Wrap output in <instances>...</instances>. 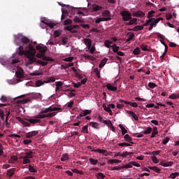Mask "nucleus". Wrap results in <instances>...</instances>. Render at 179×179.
I'll list each match as a JSON object with an SVG mask.
<instances>
[{
	"label": "nucleus",
	"instance_id": "obj_1",
	"mask_svg": "<svg viewBox=\"0 0 179 179\" xmlns=\"http://www.w3.org/2000/svg\"><path fill=\"white\" fill-rule=\"evenodd\" d=\"M18 54L19 55H26L27 58H28V61L25 63L26 66H29V65H31V64H34V62L42 65V66H45L48 64V62L37 60V58H36V49H34V47H33L31 43L26 47L25 50L23 46L20 45Z\"/></svg>",
	"mask_w": 179,
	"mask_h": 179
},
{
	"label": "nucleus",
	"instance_id": "obj_2",
	"mask_svg": "<svg viewBox=\"0 0 179 179\" xmlns=\"http://www.w3.org/2000/svg\"><path fill=\"white\" fill-rule=\"evenodd\" d=\"M14 41L17 45H20V43L29 44V43H30L29 38H27V36H24L22 34L15 36Z\"/></svg>",
	"mask_w": 179,
	"mask_h": 179
},
{
	"label": "nucleus",
	"instance_id": "obj_3",
	"mask_svg": "<svg viewBox=\"0 0 179 179\" xmlns=\"http://www.w3.org/2000/svg\"><path fill=\"white\" fill-rule=\"evenodd\" d=\"M155 13H156V11L155 10H150L148 12L147 17H148V20L145 22V23L143 24V26H149V24H150V23H152V22H153V20H155Z\"/></svg>",
	"mask_w": 179,
	"mask_h": 179
},
{
	"label": "nucleus",
	"instance_id": "obj_4",
	"mask_svg": "<svg viewBox=\"0 0 179 179\" xmlns=\"http://www.w3.org/2000/svg\"><path fill=\"white\" fill-rule=\"evenodd\" d=\"M120 15L124 22H128L129 20H131V19H132V14H131L129 11H127V10L121 11Z\"/></svg>",
	"mask_w": 179,
	"mask_h": 179
},
{
	"label": "nucleus",
	"instance_id": "obj_5",
	"mask_svg": "<svg viewBox=\"0 0 179 179\" xmlns=\"http://www.w3.org/2000/svg\"><path fill=\"white\" fill-rule=\"evenodd\" d=\"M74 29H79V25L76 24L64 27V30H67L71 33H78V31Z\"/></svg>",
	"mask_w": 179,
	"mask_h": 179
},
{
	"label": "nucleus",
	"instance_id": "obj_6",
	"mask_svg": "<svg viewBox=\"0 0 179 179\" xmlns=\"http://www.w3.org/2000/svg\"><path fill=\"white\" fill-rule=\"evenodd\" d=\"M37 135H38V131H32L27 133L25 136L26 138L30 139V138H33L34 136H36Z\"/></svg>",
	"mask_w": 179,
	"mask_h": 179
},
{
	"label": "nucleus",
	"instance_id": "obj_7",
	"mask_svg": "<svg viewBox=\"0 0 179 179\" xmlns=\"http://www.w3.org/2000/svg\"><path fill=\"white\" fill-rule=\"evenodd\" d=\"M15 171H16L15 168L8 169L6 173L7 177H9V178H12V177H13V176L15 175Z\"/></svg>",
	"mask_w": 179,
	"mask_h": 179
},
{
	"label": "nucleus",
	"instance_id": "obj_8",
	"mask_svg": "<svg viewBox=\"0 0 179 179\" xmlns=\"http://www.w3.org/2000/svg\"><path fill=\"white\" fill-rule=\"evenodd\" d=\"M143 27H146V26H143L142 25H137L134 27L133 29H129V31H139V30H143Z\"/></svg>",
	"mask_w": 179,
	"mask_h": 179
},
{
	"label": "nucleus",
	"instance_id": "obj_9",
	"mask_svg": "<svg viewBox=\"0 0 179 179\" xmlns=\"http://www.w3.org/2000/svg\"><path fill=\"white\" fill-rule=\"evenodd\" d=\"M116 54H117V56H115L116 59H117V61H120V62H122V58H121L120 57H124L125 53H124V52L117 51Z\"/></svg>",
	"mask_w": 179,
	"mask_h": 179
},
{
	"label": "nucleus",
	"instance_id": "obj_10",
	"mask_svg": "<svg viewBox=\"0 0 179 179\" xmlns=\"http://www.w3.org/2000/svg\"><path fill=\"white\" fill-rule=\"evenodd\" d=\"M30 101L29 98H26L22 100H17L16 101L17 106L19 107L20 106V104H27V103H29Z\"/></svg>",
	"mask_w": 179,
	"mask_h": 179
},
{
	"label": "nucleus",
	"instance_id": "obj_11",
	"mask_svg": "<svg viewBox=\"0 0 179 179\" xmlns=\"http://www.w3.org/2000/svg\"><path fill=\"white\" fill-rule=\"evenodd\" d=\"M92 113V110H84L83 113H80V115L77 117V118H82V117H86V115H89V114Z\"/></svg>",
	"mask_w": 179,
	"mask_h": 179
},
{
	"label": "nucleus",
	"instance_id": "obj_12",
	"mask_svg": "<svg viewBox=\"0 0 179 179\" xmlns=\"http://www.w3.org/2000/svg\"><path fill=\"white\" fill-rule=\"evenodd\" d=\"M133 16H134V17H143V16H145V13L141 10H138L133 13Z\"/></svg>",
	"mask_w": 179,
	"mask_h": 179
},
{
	"label": "nucleus",
	"instance_id": "obj_13",
	"mask_svg": "<svg viewBox=\"0 0 179 179\" xmlns=\"http://www.w3.org/2000/svg\"><path fill=\"white\" fill-rule=\"evenodd\" d=\"M17 121H19V122H21L24 127H30V123L23 120L22 117H16Z\"/></svg>",
	"mask_w": 179,
	"mask_h": 179
},
{
	"label": "nucleus",
	"instance_id": "obj_14",
	"mask_svg": "<svg viewBox=\"0 0 179 179\" xmlns=\"http://www.w3.org/2000/svg\"><path fill=\"white\" fill-rule=\"evenodd\" d=\"M106 88L110 92H117V90H118V87L113 86L111 83H108L106 85Z\"/></svg>",
	"mask_w": 179,
	"mask_h": 179
},
{
	"label": "nucleus",
	"instance_id": "obj_15",
	"mask_svg": "<svg viewBox=\"0 0 179 179\" xmlns=\"http://www.w3.org/2000/svg\"><path fill=\"white\" fill-rule=\"evenodd\" d=\"M103 9V7L101 6H99L96 4L92 5V12H99V10H101Z\"/></svg>",
	"mask_w": 179,
	"mask_h": 179
},
{
	"label": "nucleus",
	"instance_id": "obj_16",
	"mask_svg": "<svg viewBox=\"0 0 179 179\" xmlns=\"http://www.w3.org/2000/svg\"><path fill=\"white\" fill-rule=\"evenodd\" d=\"M127 114H129V115H131L133 117L134 120H135V121H139V117H138V115H136L134 111H131V110H127Z\"/></svg>",
	"mask_w": 179,
	"mask_h": 179
},
{
	"label": "nucleus",
	"instance_id": "obj_17",
	"mask_svg": "<svg viewBox=\"0 0 179 179\" xmlns=\"http://www.w3.org/2000/svg\"><path fill=\"white\" fill-rule=\"evenodd\" d=\"M124 138L125 142H128L129 143L134 145V142H132V137L129 136V134H125Z\"/></svg>",
	"mask_w": 179,
	"mask_h": 179
},
{
	"label": "nucleus",
	"instance_id": "obj_18",
	"mask_svg": "<svg viewBox=\"0 0 179 179\" xmlns=\"http://www.w3.org/2000/svg\"><path fill=\"white\" fill-rule=\"evenodd\" d=\"M148 169L150 170H152L153 171H155V173H157V174H160L162 169H160L157 166H149Z\"/></svg>",
	"mask_w": 179,
	"mask_h": 179
},
{
	"label": "nucleus",
	"instance_id": "obj_19",
	"mask_svg": "<svg viewBox=\"0 0 179 179\" xmlns=\"http://www.w3.org/2000/svg\"><path fill=\"white\" fill-rule=\"evenodd\" d=\"M103 108L105 110V111H106L107 113H108L109 115H113V111L111 110V109L110 108V107L108 106H106V104H103L102 106Z\"/></svg>",
	"mask_w": 179,
	"mask_h": 179
},
{
	"label": "nucleus",
	"instance_id": "obj_20",
	"mask_svg": "<svg viewBox=\"0 0 179 179\" xmlns=\"http://www.w3.org/2000/svg\"><path fill=\"white\" fill-rule=\"evenodd\" d=\"M42 23L48 26L50 29H54V27L56 26L55 23L54 22H47L44 20H41Z\"/></svg>",
	"mask_w": 179,
	"mask_h": 179
},
{
	"label": "nucleus",
	"instance_id": "obj_21",
	"mask_svg": "<svg viewBox=\"0 0 179 179\" xmlns=\"http://www.w3.org/2000/svg\"><path fill=\"white\" fill-rule=\"evenodd\" d=\"M36 50H38L41 54L45 55V52L47 51V48H43L40 45H36Z\"/></svg>",
	"mask_w": 179,
	"mask_h": 179
},
{
	"label": "nucleus",
	"instance_id": "obj_22",
	"mask_svg": "<svg viewBox=\"0 0 179 179\" xmlns=\"http://www.w3.org/2000/svg\"><path fill=\"white\" fill-rule=\"evenodd\" d=\"M158 22H157V21L155 20V19H154L150 24V27L148 28L149 31H150L152 29L153 27H156V25L157 24Z\"/></svg>",
	"mask_w": 179,
	"mask_h": 179
},
{
	"label": "nucleus",
	"instance_id": "obj_23",
	"mask_svg": "<svg viewBox=\"0 0 179 179\" xmlns=\"http://www.w3.org/2000/svg\"><path fill=\"white\" fill-rule=\"evenodd\" d=\"M27 121L30 122V124H37L41 122V120L39 119H28Z\"/></svg>",
	"mask_w": 179,
	"mask_h": 179
},
{
	"label": "nucleus",
	"instance_id": "obj_24",
	"mask_svg": "<svg viewBox=\"0 0 179 179\" xmlns=\"http://www.w3.org/2000/svg\"><path fill=\"white\" fill-rule=\"evenodd\" d=\"M136 22H138V19H136V18L131 19L129 22L126 23V26H131L132 24H136Z\"/></svg>",
	"mask_w": 179,
	"mask_h": 179
},
{
	"label": "nucleus",
	"instance_id": "obj_25",
	"mask_svg": "<svg viewBox=\"0 0 179 179\" xmlns=\"http://www.w3.org/2000/svg\"><path fill=\"white\" fill-rule=\"evenodd\" d=\"M84 43H85V45H87L88 48H92V40H90L89 38H85Z\"/></svg>",
	"mask_w": 179,
	"mask_h": 179
},
{
	"label": "nucleus",
	"instance_id": "obj_26",
	"mask_svg": "<svg viewBox=\"0 0 179 179\" xmlns=\"http://www.w3.org/2000/svg\"><path fill=\"white\" fill-rule=\"evenodd\" d=\"M34 118H36V120H41L43 118H47L46 114L43 115V113H40L38 115H36L34 116Z\"/></svg>",
	"mask_w": 179,
	"mask_h": 179
},
{
	"label": "nucleus",
	"instance_id": "obj_27",
	"mask_svg": "<svg viewBox=\"0 0 179 179\" xmlns=\"http://www.w3.org/2000/svg\"><path fill=\"white\" fill-rule=\"evenodd\" d=\"M33 152L31 150H29L25 152V156H24V157H27L28 159H33Z\"/></svg>",
	"mask_w": 179,
	"mask_h": 179
},
{
	"label": "nucleus",
	"instance_id": "obj_28",
	"mask_svg": "<svg viewBox=\"0 0 179 179\" xmlns=\"http://www.w3.org/2000/svg\"><path fill=\"white\" fill-rule=\"evenodd\" d=\"M108 20H110V18L99 17L95 20V23H100L101 22H107Z\"/></svg>",
	"mask_w": 179,
	"mask_h": 179
},
{
	"label": "nucleus",
	"instance_id": "obj_29",
	"mask_svg": "<svg viewBox=\"0 0 179 179\" xmlns=\"http://www.w3.org/2000/svg\"><path fill=\"white\" fill-rule=\"evenodd\" d=\"M108 61V59H107L106 57L103 58L99 65V68H103V66H104V65H106V64H107Z\"/></svg>",
	"mask_w": 179,
	"mask_h": 179
},
{
	"label": "nucleus",
	"instance_id": "obj_30",
	"mask_svg": "<svg viewBox=\"0 0 179 179\" xmlns=\"http://www.w3.org/2000/svg\"><path fill=\"white\" fill-rule=\"evenodd\" d=\"M158 134H159V131L157 130V127H154L152 129V132L150 138H155L156 135H157Z\"/></svg>",
	"mask_w": 179,
	"mask_h": 179
},
{
	"label": "nucleus",
	"instance_id": "obj_31",
	"mask_svg": "<svg viewBox=\"0 0 179 179\" xmlns=\"http://www.w3.org/2000/svg\"><path fill=\"white\" fill-rule=\"evenodd\" d=\"M90 125H91V127L92 128H94L95 129H99L100 128L99 125V123H97L96 122H90Z\"/></svg>",
	"mask_w": 179,
	"mask_h": 179
},
{
	"label": "nucleus",
	"instance_id": "obj_32",
	"mask_svg": "<svg viewBox=\"0 0 179 179\" xmlns=\"http://www.w3.org/2000/svg\"><path fill=\"white\" fill-rule=\"evenodd\" d=\"M119 128H120V129L122 131V135H125V134L128 133V130H127V129H125V127H124V126L122 124H120Z\"/></svg>",
	"mask_w": 179,
	"mask_h": 179
},
{
	"label": "nucleus",
	"instance_id": "obj_33",
	"mask_svg": "<svg viewBox=\"0 0 179 179\" xmlns=\"http://www.w3.org/2000/svg\"><path fill=\"white\" fill-rule=\"evenodd\" d=\"M111 48L113 51V52L117 53L118 52V50H120V46L117 45V44L114 43L112 46Z\"/></svg>",
	"mask_w": 179,
	"mask_h": 179
},
{
	"label": "nucleus",
	"instance_id": "obj_34",
	"mask_svg": "<svg viewBox=\"0 0 179 179\" xmlns=\"http://www.w3.org/2000/svg\"><path fill=\"white\" fill-rule=\"evenodd\" d=\"M102 16H103L104 17H106V19H108V17L111 16V14L110 13V11L108 10H106L103 12Z\"/></svg>",
	"mask_w": 179,
	"mask_h": 179
},
{
	"label": "nucleus",
	"instance_id": "obj_35",
	"mask_svg": "<svg viewBox=\"0 0 179 179\" xmlns=\"http://www.w3.org/2000/svg\"><path fill=\"white\" fill-rule=\"evenodd\" d=\"M55 81V77H50L46 79V80H44L45 83H52Z\"/></svg>",
	"mask_w": 179,
	"mask_h": 179
},
{
	"label": "nucleus",
	"instance_id": "obj_36",
	"mask_svg": "<svg viewBox=\"0 0 179 179\" xmlns=\"http://www.w3.org/2000/svg\"><path fill=\"white\" fill-rule=\"evenodd\" d=\"M124 104H129L131 107H134V108H136V107H138V103L136 102L124 101Z\"/></svg>",
	"mask_w": 179,
	"mask_h": 179
},
{
	"label": "nucleus",
	"instance_id": "obj_37",
	"mask_svg": "<svg viewBox=\"0 0 179 179\" xmlns=\"http://www.w3.org/2000/svg\"><path fill=\"white\" fill-rule=\"evenodd\" d=\"M15 75H16L17 78H23V75H24L23 69H21V70L20 71H17L15 73Z\"/></svg>",
	"mask_w": 179,
	"mask_h": 179
},
{
	"label": "nucleus",
	"instance_id": "obj_38",
	"mask_svg": "<svg viewBox=\"0 0 179 179\" xmlns=\"http://www.w3.org/2000/svg\"><path fill=\"white\" fill-rule=\"evenodd\" d=\"M22 159H23V162H22L23 164H29L31 163V161H30L29 159L26 157L23 156V157H22Z\"/></svg>",
	"mask_w": 179,
	"mask_h": 179
},
{
	"label": "nucleus",
	"instance_id": "obj_39",
	"mask_svg": "<svg viewBox=\"0 0 179 179\" xmlns=\"http://www.w3.org/2000/svg\"><path fill=\"white\" fill-rule=\"evenodd\" d=\"M48 110L49 111V113H52V111H59V110H61V108H58V107H51L50 106L49 108H48Z\"/></svg>",
	"mask_w": 179,
	"mask_h": 179
},
{
	"label": "nucleus",
	"instance_id": "obj_40",
	"mask_svg": "<svg viewBox=\"0 0 179 179\" xmlns=\"http://www.w3.org/2000/svg\"><path fill=\"white\" fill-rule=\"evenodd\" d=\"M103 124H106V125H111L112 126V131L114 132L115 131V129L113 127V123L111 122V120H103Z\"/></svg>",
	"mask_w": 179,
	"mask_h": 179
},
{
	"label": "nucleus",
	"instance_id": "obj_41",
	"mask_svg": "<svg viewBox=\"0 0 179 179\" xmlns=\"http://www.w3.org/2000/svg\"><path fill=\"white\" fill-rule=\"evenodd\" d=\"M44 81H41V80H36L35 83V86L36 87H40V86H43V85H44Z\"/></svg>",
	"mask_w": 179,
	"mask_h": 179
},
{
	"label": "nucleus",
	"instance_id": "obj_42",
	"mask_svg": "<svg viewBox=\"0 0 179 179\" xmlns=\"http://www.w3.org/2000/svg\"><path fill=\"white\" fill-rule=\"evenodd\" d=\"M17 156L13 155L10 157V159L8 161V163H15V162H17Z\"/></svg>",
	"mask_w": 179,
	"mask_h": 179
},
{
	"label": "nucleus",
	"instance_id": "obj_43",
	"mask_svg": "<svg viewBox=\"0 0 179 179\" xmlns=\"http://www.w3.org/2000/svg\"><path fill=\"white\" fill-rule=\"evenodd\" d=\"M133 54H134V55H141V48H136L133 50Z\"/></svg>",
	"mask_w": 179,
	"mask_h": 179
},
{
	"label": "nucleus",
	"instance_id": "obj_44",
	"mask_svg": "<svg viewBox=\"0 0 179 179\" xmlns=\"http://www.w3.org/2000/svg\"><path fill=\"white\" fill-rule=\"evenodd\" d=\"M129 34H130V36L126 40L127 43H129V41H131V40H134V37H135V34H134L132 32L129 33Z\"/></svg>",
	"mask_w": 179,
	"mask_h": 179
},
{
	"label": "nucleus",
	"instance_id": "obj_45",
	"mask_svg": "<svg viewBox=\"0 0 179 179\" xmlns=\"http://www.w3.org/2000/svg\"><path fill=\"white\" fill-rule=\"evenodd\" d=\"M90 164H92V166H96V164L99 163V160L94 159L93 158H90Z\"/></svg>",
	"mask_w": 179,
	"mask_h": 179
},
{
	"label": "nucleus",
	"instance_id": "obj_46",
	"mask_svg": "<svg viewBox=\"0 0 179 179\" xmlns=\"http://www.w3.org/2000/svg\"><path fill=\"white\" fill-rule=\"evenodd\" d=\"M178 176H179V173L178 172L172 173L169 176V178L176 179V178H177V177H178Z\"/></svg>",
	"mask_w": 179,
	"mask_h": 179
},
{
	"label": "nucleus",
	"instance_id": "obj_47",
	"mask_svg": "<svg viewBox=\"0 0 179 179\" xmlns=\"http://www.w3.org/2000/svg\"><path fill=\"white\" fill-rule=\"evenodd\" d=\"M152 127H148L146 130L143 131L144 135H149L150 134H152Z\"/></svg>",
	"mask_w": 179,
	"mask_h": 179
},
{
	"label": "nucleus",
	"instance_id": "obj_48",
	"mask_svg": "<svg viewBox=\"0 0 179 179\" xmlns=\"http://www.w3.org/2000/svg\"><path fill=\"white\" fill-rule=\"evenodd\" d=\"M55 115H57L56 112H52V113H47L46 114V118H52V117H55Z\"/></svg>",
	"mask_w": 179,
	"mask_h": 179
},
{
	"label": "nucleus",
	"instance_id": "obj_49",
	"mask_svg": "<svg viewBox=\"0 0 179 179\" xmlns=\"http://www.w3.org/2000/svg\"><path fill=\"white\" fill-rule=\"evenodd\" d=\"M96 178L97 179H104V178H106V176L103 173H98L96 174Z\"/></svg>",
	"mask_w": 179,
	"mask_h": 179
},
{
	"label": "nucleus",
	"instance_id": "obj_50",
	"mask_svg": "<svg viewBox=\"0 0 179 179\" xmlns=\"http://www.w3.org/2000/svg\"><path fill=\"white\" fill-rule=\"evenodd\" d=\"M108 163L109 164H114V163H121V160H118V159H109Z\"/></svg>",
	"mask_w": 179,
	"mask_h": 179
},
{
	"label": "nucleus",
	"instance_id": "obj_51",
	"mask_svg": "<svg viewBox=\"0 0 179 179\" xmlns=\"http://www.w3.org/2000/svg\"><path fill=\"white\" fill-rule=\"evenodd\" d=\"M69 159V157L68 154H64L62 155V157L61 158V161L66 162V160H68Z\"/></svg>",
	"mask_w": 179,
	"mask_h": 179
},
{
	"label": "nucleus",
	"instance_id": "obj_52",
	"mask_svg": "<svg viewBox=\"0 0 179 179\" xmlns=\"http://www.w3.org/2000/svg\"><path fill=\"white\" fill-rule=\"evenodd\" d=\"M42 59H43V61H48V62H52V61H54V59H52V58L48 57L45 56V55L43 56Z\"/></svg>",
	"mask_w": 179,
	"mask_h": 179
},
{
	"label": "nucleus",
	"instance_id": "obj_53",
	"mask_svg": "<svg viewBox=\"0 0 179 179\" xmlns=\"http://www.w3.org/2000/svg\"><path fill=\"white\" fill-rule=\"evenodd\" d=\"M94 72L95 73L96 77H97L99 79H100L101 76H100V71H99V69L95 68V69H94Z\"/></svg>",
	"mask_w": 179,
	"mask_h": 179
},
{
	"label": "nucleus",
	"instance_id": "obj_54",
	"mask_svg": "<svg viewBox=\"0 0 179 179\" xmlns=\"http://www.w3.org/2000/svg\"><path fill=\"white\" fill-rule=\"evenodd\" d=\"M99 153H101V155H104V156L108 155V152L106 150L99 149Z\"/></svg>",
	"mask_w": 179,
	"mask_h": 179
},
{
	"label": "nucleus",
	"instance_id": "obj_55",
	"mask_svg": "<svg viewBox=\"0 0 179 179\" xmlns=\"http://www.w3.org/2000/svg\"><path fill=\"white\" fill-rule=\"evenodd\" d=\"M71 171L73 173H75L76 174H80L81 176L83 174V171L78 170L76 169H71Z\"/></svg>",
	"mask_w": 179,
	"mask_h": 179
},
{
	"label": "nucleus",
	"instance_id": "obj_56",
	"mask_svg": "<svg viewBox=\"0 0 179 179\" xmlns=\"http://www.w3.org/2000/svg\"><path fill=\"white\" fill-rule=\"evenodd\" d=\"M89 125H85L84 127H83V130H82V132H85V134H89Z\"/></svg>",
	"mask_w": 179,
	"mask_h": 179
},
{
	"label": "nucleus",
	"instance_id": "obj_57",
	"mask_svg": "<svg viewBox=\"0 0 179 179\" xmlns=\"http://www.w3.org/2000/svg\"><path fill=\"white\" fill-rule=\"evenodd\" d=\"M29 171L30 173H37V170H36L31 165H29Z\"/></svg>",
	"mask_w": 179,
	"mask_h": 179
},
{
	"label": "nucleus",
	"instance_id": "obj_58",
	"mask_svg": "<svg viewBox=\"0 0 179 179\" xmlns=\"http://www.w3.org/2000/svg\"><path fill=\"white\" fill-rule=\"evenodd\" d=\"M148 87L150 89H155V87H157V85L155 83H148Z\"/></svg>",
	"mask_w": 179,
	"mask_h": 179
},
{
	"label": "nucleus",
	"instance_id": "obj_59",
	"mask_svg": "<svg viewBox=\"0 0 179 179\" xmlns=\"http://www.w3.org/2000/svg\"><path fill=\"white\" fill-rule=\"evenodd\" d=\"M122 169H132V164L129 162V164H125L124 166H122Z\"/></svg>",
	"mask_w": 179,
	"mask_h": 179
},
{
	"label": "nucleus",
	"instance_id": "obj_60",
	"mask_svg": "<svg viewBox=\"0 0 179 179\" xmlns=\"http://www.w3.org/2000/svg\"><path fill=\"white\" fill-rule=\"evenodd\" d=\"M64 26H67V24H72V20L67 19V20H64Z\"/></svg>",
	"mask_w": 179,
	"mask_h": 179
},
{
	"label": "nucleus",
	"instance_id": "obj_61",
	"mask_svg": "<svg viewBox=\"0 0 179 179\" xmlns=\"http://www.w3.org/2000/svg\"><path fill=\"white\" fill-rule=\"evenodd\" d=\"M54 36L55 38H57V37H59V36H61V31L56 30L54 31Z\"/></svg>",
	"mask_w": 179,
	"mask_h": 179
},
{
	"label": "nucleus",
	"instance_id": "obj_62",
	"mask_svg": "<svg viewBox=\"0 0 179 179\" xmlns=\"http://www.w3.org/2000/svg\"><path fill=\"white\" fill-rule=\"evenodd\" d=\"M141 48L142 51H148V45H146L145 44H141Z\"/></svg>",
	"mask_w": 179,
	"mask_h": 179
},
{
	"label": "nucleus",
	"instance_id": "obj_63",
	"mask_svg": "<svg viewBox=\"0 0 179 179\" xmlns=\"http://www.w3.org/2000/svg\"><path fill=\"white\" fill-rule=\"evenodd\" d=\"M62 45H66L68 44V38H63L62 39Z\"/></svg>",
	"mask_w": 179,
	"mask_h": 179
},
{
	"label": "nucleus",
	"instance_id": "obj_64",
	"mask_svg": "<svg viewBox=\"0 0 179 179\" xmlns=\"http://www.w3.org/2000/svg\"><path fill=\"white\" fill-rule=\"evenodd\" d=\"M118 146H132V145L128 143H120L118 144Z\"/></svg>",
	"mask_w": 179,
	"mask_h": 179
}]
</instances>
